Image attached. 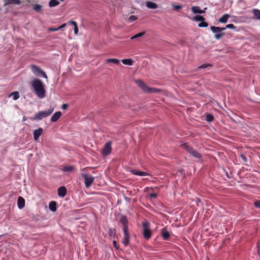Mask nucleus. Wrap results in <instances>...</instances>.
<instances>
[{"instance_id": "1", "label": "nucleus", "mask_w": 260, "mask_h": 260, "mask_svg": "<svg viewBox=\"0 0 260 260\" xmlns=\"http://www.w3.org/2000/svg\"><path fill=\"white\" fill-rule=\"evenodd\" d=\"M36 95L40 99H43L45 96L46 90L45 85L40 79L35 78L31 83Z\"/></svg>"}, {"instance_id": "2", "label": "nucleus", "mask_w": 260, "mask_h": 260, "mask_svg": "<svg viewBox=\"0 0 260 260\" xmlns=\"http://www.w3.org/2000/svg\"><path fill=\"white\" fill-rule=\"evenodd\" d=\"M135 82L138 86H139L144 92L147 93H157L161 91V89L154 87H149L143 81L141 80H136Z\"/></svg>"}, {"instance_id": "3", "label": "nucleus", "mask_w": 260, "mask_h": 260, "mask_svg": "<svg viewBox=\"0 0 260 260\" xmlns=\"http://www.w3.org/2000/svg\"><path fill=\"white\" fill-rule=\"evenodd\" d=\"M210 29L214 34H215L214 38L216 40L220 39L225 35V33L222 31L225 29V28L212 26L210 27Z\"/></svg>"}, {"instance_id": "4", "label": "nucleus", "mask_w": 260, "mask_h": 260, "mask_svg": "<svg viewBox=\"0 0 260 260\" xmlns=\"http://www.w3.org/2000/svg\"><path fill=\"white\" fill-rule=\"evenodd\" d=\"M181 147L183 149L187 151L193 157L199 159H201L202 155L191 147L189 146L186 144H182Z\"/></svg>"}, {"instance_id": "5", "label": "nucleus", "mask_w": 260, "mask_h": 260, "mask_svg": "<svg viewBox=\"0 0 260 260\" xmlns=\"http://www.w3.org/2000/svg\"><path fill=\"white\" fill-rule=\"evenodd\" d=\"M30 69L32 73L36 76H42L45 79H47V76L39 67L35 64H31Z\"/></svg>"}, {"instance_id": "6", "label": "nucleus", "mask_w": 260, "mask_h": 260, "mask_svg": "<svg viewBox=\"0 0 260 260\" xmlns=\"http://www.w3.org/2000/svg\"><path fill=\"white\" fill-rule=\"evenodd\" d=\"M142 226L143 229V235L144 237L148 239L151 237V232L149 229V223L148 222H144L142 223Z\"/></svg>"}, {"instance_id": "7", "label": "nucleus", "mask_w": 260, "mask_h": 260, "mask_svg": "<svg viewBox=\"0 0 260 260\" xmlns=\"http://www.w3.org/2000/svg\"><path fill=\"white\" fill-rule=\"evenodd\" d=\"M83 177L84 179L85 186L87 188L89 187L94 181V178L91 175L86 174H83Z\"/></svg>"}, {"instance_id": "8", "label": "nucleus", "mask_w": 260, "mask_h": 260, "mask_svg": "<svg viewBox=\"0 0 260 260\" xmlns=\"http://www.w3.org/2000/svg\"><path fill=\"white\" fill-rule=\"evenodd\" d=\"M111 142L108 141L105 144L102 150L103 155L107 156L110 153L111 151Z\"/></svg>"}, {"instance_id": "9", "label": "nucleus", "mask_w": 260, "mask_h": 260, "mask_svg": "<svg viewBox=\"0 0 260 260\" xmlns=\"http://www.w3.org/2000/svg\"><path fill=\"white\" fill-rule=\"evenodd\" d=\"M124 233V237L123 240H122V243L125 246H126L128 245L129 242L130 236L128 234V230L123 231Z\"/></svg>"}, {"instance_id": "10", "label": "nucleus", "mask_w": 260, "mask_h": 260, "mask_svg": "<svg viewBox=\"0 0 260 260\" xmlns=\"http://www.w3.org/2000/svg\"><path fill=\"white\" fill-rule=\"evenodd\" d=\"M43 129L42 128H38L37 129H35L34 131L33 135H34V139L35 141H37L40 136L43 134Z\"/></svg>"}, {"instance_id": "11", "label": "nucleus", "mask_w": 260, "mask_h": 260, "mask_svg": "<svg viewBox=\"0 0 260 260\" xmlns=\"http://www.w3.org/2000/svg\"><path fill=\"white\" fill-rule=\"evenodd\" d=\"M120 222L123 225V231L128 230L127 219L126 216H123L120 218Z\"/></svg>"}, {"instance_id": "12", "label": "nucleus", "mask_w": 260, "mask_h": 260, "mask_svg": "<svg viewBox=\"0 0 260 260\" xmlns=\"http://www.w3.org/2000/svg\"><path fill=\"white\" fill-rule=\"evenodd\" d=\"M67 194V189L65 187L61 186L58 189V195L59 197L63 198Z\"/></svg>"}, {"instance_id": "13", "label": "nucleus", "mask_w": 260, "mask_h": 260, "mask_svg": "<svg viewBox=\"0 0 260 260\" xmlns=\"http://www.w3.org/2000/svg\"><path fill=\"white\" fill-rule=\"evenodd\" d=\"M17 205L18 208L20 209H21L23 208H24L25 206V200L22 197H18L17 200Z\"/></svg>"}, {"instance_id": "14", "label": "nucleus", "mask_w": 260, "mask_h": 260, "mask_svg": "<svg viewBox=\"0 0 260 260\" xmlns=\"http://www.w3.org/2000/svg\"><path fill=\"white\" fill-rule=\"evenodd\" d=\"M4 6L10 5L11 4L19 5L21 4L20 0H4Z\"/></svg>"}, {"instance_id": "15", "label": "nucleus", "mask_w": 260, "mask_h": 260, "mask_svg": "<svg viewBox=\"0 0 260 260\" xmlns=\"http://www.w3.org/2000/svg\"><path fill=\"white\" fill-rule=\"evenodd\" d=\"M161 233V236L164 240H167L169 239V238L170 236V234L167 230L166 229L164 228V229H162Z\"/></svg>"}, {"instance_id": "16", "label": "nucleus", "mask_w": 260, "mask_h": 260, "mask_svg": "<svg viewBox=\"0 0 260 260\" xmlns=\"http://www.w3.org/2000/svg\"><path fill=\"white\" fill-rule=\"evenodd\" d=\"M131 173L135 175L140 176H145L148 175L147 173L143 171H139L136 170H132L131 171Z\"/></svg>"}, {"instance_id": "17", "label": "nucleus", "mask_w": 260, "mask_h": 260, "mask_svg": "<svg viewBox=\"0 0 260 260\" xmlns=\"http://www.w3.org/2000/svg\"><path fill=\"white\" fill-rule=\"evenodd\" d=\"M230 17V15L228 14H224L218 20V21L222 23H225L228 22V19Z\"/></svg>"}, {"instance_id": "18", "label": "nucleus", "mask_w": 260, "mask_h": 260, "mask_svg": "<svg viewBox=\"0 0 260 260\" xmlns=\"http://www.w3.org/2000/svg\"><path fill=\"white\" fill-rule=\"evenodd\" d=\"M61 170L64 172H71L74 170V167L73 166H64Z\"/></svg>"}, {"instance_id": "19", "label": "nucleus", "mask_w": 260, "mask_h": 260, "mask_svg": "<svg viewBox=\"0 0 260 260\" xmlns=\"http://www.w3.org/2000/svg\"><path fill=\"white\" fill-rule=\"evenodd\" d=\"M191 9L192 12L194 14H202L204 13V11L201 10L200 7L198 6H193L191 7Z\"/></svg>"}, {"instance_id": "20", "label": "nucleus", "mask_w": 260, "mask_h": 260, "mask_svg": "<svg viewBox=\"0 0 260 260\" xmlns=\"http://www.w3.org/2000/svg\"><path fill=\"white\" fill-rule=\"evenodd\" d=\"M146 6L149 9H155L157 8L156 4L151 2H146Z\"/></svg>"}, {"instance_id": "21", "label": "nucleus", "mask_w": 260, "mask_h": 260, "mask_svg": "<svg viewBox=\"0 0 260 260\" xmlns=\"http://www.w3.org/2000/svg\"><path fill=\"white\" fill-rule=\"evenodd\" d=\"M49 208L52 212L55 211L56 210V202L54 201L51 202L49 204Z\"/></svg>"}, {"instance_id": "22", "label": "nucleus", "mask_w": 260, "mask_h": 260, "mask_svg": "<svg viewBox=\"0 0 260 260\" xmlns=\"http://www.w3.org/2000/svg\"><path fill=\"white\" fill-rule=\"evenodd\" d=\"M106 63L112 62L115 64H118L119 63V60L116 58H109L105 60Z\"/></svg>"}, {"instance_id": "23", "label": "nucleus", "mask_w": 260, "mask_h": 260, "mask_svg": "<svg viewBox=\"0 0 260 260\" xmlns=\"http://www.w3.org/2000/svg\"><path fill=\"white\" fill-rule=\"evenodd\" d=\"M48 115H36L34 117L30 118L32 120H41L43 118L45 117Z\"/></svg>"}, {"instance_id": "24", "label": "nucleus", "mask_w": 260, "mask_h": 260, "mask_svg": "<svg viewBox=\"0 0 260 260\" xmlns=\"http://www.w3.org/2000/svg\"><path fill=\"white\" fill-rule=\"evenodd\" d=\"M122 62L124 64L132 66L133 63V61L132 59H123L122 60Z\"/></svg>"}, {"instance_id": "25", "label": "nucleus", "mask_w": 260, "mask_h": 260, "mask_svg": "<svg viewBox=\"0 0 260 260\" xmlns=\"http://www.w3.org/2000/svg\"><path fill=\"white\" fill-rule=\"evenodd\" d=\"M59 4V3L56 0H50L49 2V6L50 7H53L57 6Z\"/></svg>"}, {"instance_id": "26", "label": "nucleus", "mask_w": 260, "mask_h": 260, "mask_svg": "<svg viewBox=\"0 0 260 260\" xmlns=\"http://www.w3.org/2000/svg\"><path fill=\"white\" fill-rule=\"evenodd\" d=\"M253 13L257 19L260 20V10L254 9L253 10Z\"/></svg>"}, {"instance_id": "27", "label": "nucleus", "mask_w": 260, "mask_h": 260, "mask_svg": "<svg viewBox=\"0 0 260 260\" xmlns=\"http://www.w3.org/2000/svg\"><path fill=\"white\" fill-rule=\"evenodd\" d=\"M144 34H145V32H141L138 33V34L133 36V37H132L131 38V39L134 40V39L141 37L143 36L144 35Z\"/></svg>"}, {"instance_id": "28", "label": "nucleus", "mask_w": 260, "mask_h": 260, "mask_svg": "<svg viewBox=\"0 0 260 260\" xmlns=\"http://www.w3.org/2000/svg\"><path fill=\"white\" fill-rule=\"evenodd\" d=\"M194 20L197 21H205V18L204 17L200 15H196L194 17Z\"/></svg>"}, {"instance_id": "29", "label": "nucleus", "mask_w": 260, "mask_h": 260, "mask_svg": "<svg viewBox=\"0 0 260 260\" xmlns=\"http://www.w3.org/2000/svg\"><path fill=\"white\" fill-rule=\"evenodd\" d=\"M11 95L13 96L14 100H17L19 98V93L18 91H15L11 93Z\"/></svg>"}, {"instance_id": "30", "label": "nucleus", "mask_w": 260, "mask_h": 260, "mask_svg": "<svg viewBox=\"0 0 260 260\" xmlns=\"http://www.w3.org/2000/svg\"><path fill=\"white\" fill-rule=\"evenodd\" d=\"M60 116V115H53L51 118V121L52 122H55L59 119Z\"/></svg>"}, {"instance_id": "31", "label": "nucleus", "mask_w": 260, "mask_h": 260, "mask_svg": "<svg viewBox=\"0 0 260 260\" xmlns=\"http://www.w3.org/2000/svg\"><path fill=\"white\" fill-rule=\"evenodd\" d=\"M42 6L40 5H35L34 6V8H33V9L36 11V12H39L41 11V10L42 9Z\"/></svg>"}, {"instance_id": "32", "label": "nucleus", "mask_w": 260, "mask_h": 260, "mask_svg": "<svg viewBox=\"0 0 260 260\" xmlns=\"http://www.w3.org/2000/svg\"><path fill=\"white\" fill-rule=\"evenodd\" d=\"M115 230L114 229H110L109 230V235L110 237H114L115 235Z\"/></svg>"}, {"instance_id": "33", "label": "nucleus", "mask_w": 260, "mask_h": 260, "mask_svg": "<svg viewBox=\"0 0 260 260\" xmlns=\"http://www.w3.org/2000/svg\"><path fill=\"white\" fill-rule=\"evenodd\" d=\"M214 119L213 115H206V120L208 122H211Z\"/></svg>"}, {"instance_id": "34", "label": "nucleus", "mask_w": 260, "mask_h": 260, "mask_svg": "<svg viewBox=\"0 0 260 260\" xmlns=\"http://www.w3.org/2000/svg\"><path fill=\"white\" fill-rule=\"evenodd\" d=\"M198 26L200 27H206L208 26V24L207 22L204 21H202L201 23H200L199 24Z\"/></svg>"}, {"instance_id": "35", "label": "nucleus", "mask_w": 260, "mask_h": 260, "mask_svg": "<svg viewBox=\"0 0 260 260\" xmlns=\"http://www.w3.org/2000/svg\"><path fill=\"white\" fill-rule=\"evenodd\" d=\"M224 28H230V29H235L236 28V26L233 24H227L225 27H224Z\"/></svg>"}, {"instance_id": "36", "label": "nucleus", "mask_w": 260, "mask_h": 260, "mask_svg": "<svg viewBox=\"0 0 260 260\" xmlns=\"http://www.w3.org/2000/svg\"><path fill=\"white\" fill-rule=\"evenodd\" d=\"M172 7L176 11H178L182 8V6L180 5H172Z\"/></svg>"}, {"instance_id": "37", "label": "nucleus", "mask_w": 260, "mask_h": 260, "mask_svg": "<svg viewBox=\"0 0 260 260\" xmlns=\"http://www.w3.org/2000/svg\"><path fill=\"white\" fill-rule=\"evenodd\" d=\"M211 65L209 63L203 64L199 67V69H205L208 67H210Z\"/></svg>"}, {"instance_id": "38", "label": "nucleus", "mask_w": 260, "mask_h": 260, "mask_svg": "<svg viewBox=\"0 0 260 260\" xmlns=\"http://www.w3.org/2000/svg\"><path fill=\"white\" fill-rule=\"evenodd\" d=\"M240 157L241 158V159L243 160V161L244 162H247V161H248V159L245 156V155L244 154H241L240 155Z\"/></svg>"}, {"instance_id": "39", "label": "nucleus", "mask_w": 260, "mask_h": 260, "mask_svg": "<svg viewBox=\"0 0 260 260\" xmlns=\"http://www.w3.org/2000/svg\"><path fill=\"white\" fill-rule=\"evenodd\" d=\"M137 17L134 15H131L129 17V20L131 21H135L136 20H137Z\"/></svg>"}, {"instance_id": "40", "label": "nucleus", "mask_w": 260, "mask_h": 260, "mask_svg": "<svg viewBox=\"0 0 260 260\" xmlns=\"http://www.w3.org/2000/svg\"><path fill=\"white\" fill-rule=\"evenodd\" d=\"M79 29L78 27L77 24L74 26V33L75 35H77L78 34Z\"/></svg>"}, {"instance_id": "41", "label": "nucleus", "mask_w": 260, "mask_h": 260, "mask_svg": "<svg viewBox=\"0 0 260 260\" xmlns=\"http://www.w3.org/2000/svg\"><path fill=\"white\" fill-rule=\"evenodd\" d=\"M254 205L257 208H260V201H257L254 202Z\"/></svg>"}, {"instance_id": "42", "label": "nucleus", "mask_w": 260, "mask_h": 260, "mask_svg": "<svg viewBox=\"0 0 260 260\" xmlns=\"http://www.w3.org/2000/svg\"><path fill=\"white\" fill-rule=\"evenodd\" d=\"M68 23L70 24H72L74 26H75L77 24V23H76V22L74 21H73V20H70L68 22Z\"/></svg>"}, {"instance_id": "43", "label": "nucleus", "mask_w": 260, "mask_h": 260, "mask_svg": "<svg viewBox=\"0 0 260 260\" xmlns=\"http://www.w3.org/2000/svg\"><path fill=\"white\" fill-rule=\"evenodd\" d=\"M68 105L67 104H63L62 106H61V108L63 109V110H66L68 108Z\"/></svg>"}, {"instance_id": "44", "label": "nucleus", "mask_w": 260, "mask_h": 260, "mask_svg": "<svg viewBox=\"0 0 260 260\" xmlns=\"http://www.w3.org/2000/svg\"><path fill=\"white\" fill-rule=\"evenodd\" d=\"M150 198H155L157 197V194L155 193H151L149 194Z\"/></svg>"}, {"instance_id": "45", "label": "nucleus", "mask_w": 260, "mask_h": 260, "mask_svg": "<svg viewBox=\"0 0 260 260\" xmlns=\"http://www.w3.org/2000/svg\"><path fill=\"white\" fill-rule=\"evenodd\" d=\"M58 30H59L58 27H57V28H50L49 29V30L51 31H57Z\"/></svg>"}, {"instance_id": "46", "label": "nucleus", "mask_w": 260, "mask_h": 260, "mask_svg": "<svg viewBox=\"0 0 260 260\" xmlns=\"http://www.w3.org/2000/svg\"><path fill=\"white\" fill-rule=\"evenodd\" d=\"M257 252L260 251V240L257 242Z\"/></svg>"}, {"instance_id": "47", "label": "nucleus", "mask_w": 260, "mask_h": 260, "mask_svg": "<svg viewBox=\"0 0 260 260\" xmlns=\"http://www.w3.org/2000/svg\"><path fill=\"white\" fill-rule=\"evenodd\" d=\"M52 112V110H51L50 111H49L48 113H46V112H39L38 114H51Z\"/></svg>"}, {"instance_id": "48", "label": "nucleus", "mask_w": 260, "mask_h": 260, "mask_svg": "<svg viewBox=\"0 0 260 260\" xmlns=\"http://www.w3.org/2000/svg\"><path fill=\"white\" fill-rule=\"evenodd\" d=\"M66 25H67V24H66V23H63V24H62V25H61L60 26H59L58 27L59 30V29H61V28H62L65 27L66 26Z\"/></svg>"}, {"instance_id": "49", "label": "nucleus", "mask_w": 260, "mask_h": 260, "mask_svg": "<svg viewBox=\"0 0 260 260\" xmlns=\"http://www.w3.org/2000/svg\"><path fill=\"white\" fill-rule=\"evenodd\" d=\"M113 244L114 247L116 248V244H117L116 241H113Z\"/></svg>"}, {"instance_id": "50", "label": "nucleus", "mask_w": 260, "mask_h": 260, "mask_svg": "<svg viewBox=\"0 0 260 260\" xmlns=\"http://www.w3.org/2000/svg\"><path fill=\"white\" fill-rule=\"evenodd\" d=\"M54 114H61V113L60 112L57 111V112H55Z\"/></svg>"}, {"instance_id": "51", "label": "nucleus", "mask_w": 260, "mask_h": 260, "mask_svg": "<svg viewBox=\"0 0 260 260\" xmlns=\"http://www.w3.org/2000/svg\"><path fill=\"white\" fill-rule=\"evenodd\" d=\"M26 119H27V118L25 116L23 117V121H25V120H26Z\"/></svg>"}, {"instance_id": "52", "label": "nucleus", "mask_w": 260, "mask_h": 260, "mask_svg": "<svg viewBox=\"0 0 260 260\" xmlns=\"http://www.w3.org/2000/svg\"><path fill=\"white\" fill-rule=\"evenodd\" d=\"M258 253L259 256V257H260V251H258Z\"/></svg>"}, {"instance_id": "53", "label": "nucleus", "mask_w": 260, "mask_h": 260, "mask_svg": "<svg viewBox=\"0 0 260 260\" xmlns=\"http://www.w3.org/2000/svg\"><path fill=\"white\" fill-rule=\"evenodd\" d=\"M226 176H227L228 177H229V175H228V173H226Z\"/></svg>"}]
</instances>
